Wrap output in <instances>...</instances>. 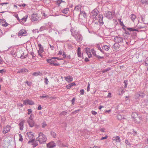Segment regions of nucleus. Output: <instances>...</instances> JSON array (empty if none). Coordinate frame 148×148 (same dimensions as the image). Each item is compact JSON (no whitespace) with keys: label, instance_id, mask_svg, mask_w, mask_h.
Listing matches in <instances>:
<instances>
[{"label":"nucleus","instance_id":"41","mask_svg":"<svg viewBox=\"0 0 148 148\" xmlns=\"http://www.w3.org/2000/svg\"><path fill=\"white\" fill-rule=\"evenodd\" d=\"M47 125V124H46V123L45 121H44L42 123V127L43 128H45L46 126Z\"/></svg>","mask_w":148,"mask_h":148},{"label":"nucleus","instance_id":"40","mask_svg":"<svg viewBox=\"0 0 148 148\" xmlns=\"http://www.w3.org/2000/svg\"><path fill=\"white\" fill-rule=\"evenodd\" d=\"M128 81L127 80H125L124 82L125 84L124 88H125L127 87V85L128 84Z\"/></svg>","mask_w":148,"mask_h":148},{"label":"nucleus","instance_id":"58","mask_svg":"<svg viewBox=\"0 0 148 148\" xmlns=\"http://www.w3.org/2000/svg\"><path fill=\"white\" fill-rule=\"evenodd\" d=\"M80 94L81 95H83L84 94V90L83 89H81L80 91Z\"/></svg>","mask_w":148,"mask_h":148},{"label":"nucleus","instance_id":"6","mask_svg":"<svg viewBox=\"0 0 148 148\" xmlns=\"http://www.w3.org/2000/svg\"><path fill=\"white\" fill-rule=\"evenodd\" d=\"M145 95V94L143 92H139L136 93V99L139 98V97L143 98Z\"/></svg>","mask_w":148,"mask_h":148},{"label":"nucleus","instance_id":"16","mask_svg":"<svg viewBox=\"0 0 148 148\" xmlns=\"http://www.w3.org/2000/svg\"><path fill=\"white\" fill-rule=\"evenodd\" d=\"M65 79L67 82H70L73 80V77L71 76H68L64 77Z\"/></svg>","mask_w":148,"mask_h":148},{"label":"nucleus","instance_id":"52","mask_svg":"<svg viewBox=\"0 0 148 148\" xmlns=\"http://www.w3.org/2000/svg\"><path fill=\"white\" fill-rule=\"evenodd\" d=\"M49 96L48 95H45V96H41L40 97V98H48Z\"/></svg>","mask_w":148,"mask_h":148},{"label":"nucleus","instance_id":"50","mask_svg":"<svg viewBox=\"0 0 148 148\" xmlns=\"http://www.w3.org/2000/svg\"><path fill=\"white\" fill-rule=\"evenodd\" d=\"M45 84H47L49 82V81L48 79L47 78H45Z\"/></svg>","mask_w":148,"mask_h":148},{"label":"nucleus","instance_id":"2","mask_svg":"<svg viewBox=\"0 0 148 148\" xmlns=\"http://www.w3.org/2000/svg\"><path fill=\"white\" fill-rule=\"evenodd\" d=\"M71 32L72 36L75 38L78 42H79L82 40V36L79 33L76 32L73 33L71 30Z\"/></svg>","mask_w":148,"mask_h":148},{"label":"nucleus","instance_id":"27","mask_svg":"<svg viewBox=\"0 0 148 148\" xmlns=\"http://www.w3.org/2000/svg\"><path fill=\"white\" fill-rule=\"evenodd\" d=\"M27 70L25 69V68H23L22 69H21V70L18 71V73H23L25 72H26L27 71Z\"/></svg>","mask_w":148,"mask_h":148},{"label":"nucleus","instance_id":"8","mask_svg":"<svg viewBox=\"0 0 148 148\" xmlns=\"http://www.w3.org/2000/svg\"><path fill=\"white\" fill-rule=\"evenodd\" d=\"M11 128V126L9 125H7L6 127H4L3 133L4 134H6L7 133L9 132Z\"/></svg>","mask_w":148,"mask_h":148},{"label":"nucleus","instance_id":"15","mask_svg":"<svg viewBox=\"0 0 148 148\" xmlns=\"http://www.w3.org/2000/svg\"><path fill=\"white\" fill-rule=\"evenodd\" d=\"M112 139L113 141H114L117 143L120 142L121 141L120 137L118 136L113 137Z\"/></svg>","mask_w":148,"mask_h":148},{"label":"nucleus","instance_id":"17","mask_svg":"<svg viewBox=\"0 0 148 148\" xmlns=\"http://www.w3.org/2000/svg\"><path fill=\"white\" fill-rule=\"evenodd\" d=\"M25 122L24 120H23L20 122L19 123V125L20 127V129L21 130H22L23 129V125Z\"/></svg>","mask_w":148,"mask_h":148},{"label":"nucleus","instance_id":"23","mask_svg":"<svg viewBox=\"0 0 148 148\" xmlns=\"http://www.w3.org/2000/svg\"><path fill=\"white\" fill-rule=\"evenodd\" d=\"M82 6L80 5H79L75 6L74 10L76 11H80Z\"/></svg>","mask_w":148,"mask_h":148},{"label":"nucleus","instance_id":"18","mask_svg":"<svg viewBox=\"0 0 148 148\" xmlns=\"http://www.w3.org/2000/svg\"><path fill=\"white\" fill-rule=\"evenodd\" d=\"M99 22L100 23L103 24V16L102 14L99 15Z\"/></svg>","mask_w":148,"mask_h":148},{"label":"nucleus","instance_id":"32","mask_svg":"<svg viewBox=\"0 0 148 148\" xmlns=\"http://www.w3.org/2000/svg\"><path fill=\"white\" fill-rule=\"evenodd\" d=\"M56 4L58 5V6L60 5V4L61 3V2H65V1H63L62 0H58L57 1H56Z\"/></svg>","mask_w":148,"mask_h":148},{"label":"nucleus","instance_id":"37","mask_svg":"<svg viewBox=\"0 0 148 148\" xmlns=\"http://www.w3.org/2000/svg\"><path fill=\"white\" fill-rule=\"evenodd\" d=\"M143 64L145 66H148V57L145 59V62Z\"/></svg>","mask_w":148,"mask_h":148},{"label":"nucleus","instance_id":"54","mask_svg":"<svg viewBox=\"0 0 148 148\" xmlns=\"http://www.w3.org/2000/svg\"><path fill=\"white\" fill-rule=\"evenodd\" d=\"M51 59H46V61H47V62H48V63H49V64L50 65V64L51 63H53L52 62H51Z\"/></svg>","mask_w":148,"mask_h":148},{"label":"nucleus","instance_id":"3","mask_svg":"<svg viewBox=\"0 0 148 148\" xmlns=\"http://www.w3.org/2000/svg\"><path fill=\"white\" fill-rule=\"evenodd\" d=\"M115 12L112 11V12L108 11H106L104 13V16L108 19H111L113 18V16L115 14Z\"/></svg>","mask_w":148,"mask_h":148},{"label":"nucleus","instance_id":"47","mask_svg":"<svg viewBox=\"0 0 148 148\" xmlns=\"http://www.w3.org/2000/svg\"><path fill=\"white\" fill-rule=\"evenodd\" d=\"M30 54L32 56V58L34 59L35 56V55L34 54L33 52H30Z\"/></svg>","mask_w":148,"mask_h":148},{"label":"nucleus","instance_id":"35","mask_svg":"<svg viewBox=\"0 0 148 148\" xmlns=\"http://www.w3.org/2000/svg\"><path fill=\"white\" fill-rule=\"evenodd\" d=\"M111 70V68H108L106 69H105L102 71H101L103 73L105 72H107V71L110 70Z\"/></svg>","mask_w":148,"mask_h":148},{"label":"nucleus","instance_id":"43","mask_svg":"<svg viewBox=\"0 0 148 148\" xmlns=\"http://www.w3.org/2000/svg\"><path fill=\"white\" fill-rule=\"evenodd\" d=\"M45 29V27L44 26H41L40 29V31H42L44 30Z\"/></svg>","mask_w":148,"mask_h":148},{"label":"nucleus","instance_id":"9","mask_svg":"<svg viewBox=\"0 0 148 148\" xmlns=\"http://www.w3.org/2000/svg\"><path fill=\"white\" fill-rule=\"evenodd\" d=\"M18 36H26L27 32L24 29H22L21 30L18 34Z\"/></svg>","mask_w":148,"mask_h":148},{"label":"nucleus","instance_id":"31","mask_svg":"<svg viewBox=\"0 0 148 148\" xmlns=\"http://www.w3.org/2000/svg\"><path fill=\"white\" fill-rule=\"evenodd\" d=\"M96 47L102 53H104V51H103V49H101V48L100 46V45L99 44H98L96 46Z\"/></svg>","mask_w":148,"mask_h":148},{"label":"nucleus","instance_id":"49","mask_svg":"<svg viewBox=\"0 0 148 148\" xmlns=\"http://www.w3.org/2000/svg\"><path fill=\"white\" fill-rule=\"evenodd\" d=\"M27 111V114L28 115L30 114L32 112V110L31 109H28Z\"/></svg>","mask_w":148,"mask_h":148},{"label":"nucleus","instance_id":"29","mask_svg":"<svg viewBox=\"0 0 148 148\" xmlns=\"http://www.w3.org/2000/svg\"><path fill=\"white\" fill-rule=\"evenodd\" d=\"M110 49V47L107 45H104L102 47L103 50H104L106 51H108Z\"/></svg>","mask_w":148,"mask_h":148},{"label":"nucleus","instance_id":"63","mask_svg":"<svg viewBox=\"0 0 148 148\" xmlns=\"http://www.w3.org/2000/svg\"><path fill=\"white\" fill-rule=\"evenodd\" d=\"M107 137H108L107 136V135H106V136L105 137H102L101 139V140H102L104 139H106L107 138Z\"/></svg>","mask_w":148,"mask_h":148},{"label":"nucleus","instance_id":"30","mask_svg":"<svg viewBox=\"0 0 148 148\" xmlns=\"http://www.w3.org/2000/svg\"><path fill=\"white\" fill-rule=\"evenodd\" d=\"M67 113V112L64 111L61 112L59 114L60 116H63L66 115Z\"/></svg>","mask_w":148,"mask_h":148},{"label":"nucleus","instance_id":"10","mask_svg":"<svg viewBox=\"0 0 148 148\" xmlns=\"http://www.w3.org/2000/svg\"><path fill=\"white\" fill-rule=\"evenodd\" d=\"M145 24H144V23H142L138 21V24L136 27L138 29L143 28L145 27Z\"/></svg>","mask_w":148,"mask_h":148},{"label":"nucleus","instance_id":"36","mask_svg":"<svg viewBox=\"0 0 148 148\" xmlns=\"http://www.w3.org/2000/svg\"><path fill=\"white\" fill-rule=\"evenodd\" d=\"M116 117L117 119L118 120H121L122 119H123V118L122 117V116L121 115H117L116 116Z\"/></svg>","mask_w":148,"mask_h":148},{"label":"nucleus","instance_id":"25","mask_svg":"<svg viewBox=\"0 0 148 148\" xmlns=\"http://www.w3.org/2000/svg\"><path fill=\"white\" fill-rule=\"evenodd\" d=\"M28 16L26 15L25 16H24L23 18L21 19V22L23 23L25 22L26 21V19L27 18Z\"/></svg>","mask_w":148,"mask_h":148},{"label":"nucleus","instance_id":"51","mask_svg":"<svg viewBox=\"0 0 148 148\" xmlns=\"http://www.w3.org/2000/svg\"><path fill=\"white\" fill-rule=\"evenodd\" d=\"M112 48L115 50H116L117 49V47L115 45V44L113 45Z\"/></svg>","mask_w":148,"mask_h":148},{"label":"nucleus","instance_id":"24","mask_svg":"<svg viewBox=\"0 0 148 148\" xmlns=\"http://www.w3.org/2000/svg\"><path fill=\"white\" fill-rule=\"evenodd\" d=\"M137 37V33L135 32H133L131 33V37L133 39H135Z\"/></svg>","mask_w":148,"mask_h":148},{"label":"nucleus","instance_id":"14","mask_svg":"<svg viewBox=\"0 0 148 148\" xmlns=\"http://www.w3.org/2000/svg\"><path fill=\"white\" fill-rule=\"evenodd\" d=\"M27 122L29 124L30 127H33L34 125V122L33 120H28L27 121Z\"/></svg>","mask_w":148,"mask_h":148},{"label":"nucleus","instance_id":"53","mask_svg":"<svg viewBox=\"0 0 148 148\" xmlns=\"http://www.w3.org/2000/svg\"><path fill=\"white\" fill-rule=\"evenodd\" d=\"M72 87V86L70 84L67 85L66 86V87L68 89H70Z\"/></svg>","mask_w":148,"mask_h":148},{"label":"nucleus","instance_id":"59","mask_svg":"<svg viewBox=\"0 0 148 148\" xmlns=\"http://www.w3.org/2000/svg\"><path fill=\"white\" fill-rule=\"evenodd\" d=\"M26 5H27L25 3H23L21 5H18L19 6H20V7H24L25 6H26Z\"/></svg>","mask_w":148,"mask_h":148},{"label":"nucleus","instance_id":"12","mask_svg":"<svg viewBox=\"0 0 148 148\" xmlns=\"http://www.w3.org/2000/svg\"><path fill=\"white\" fill-rule=\"evenodd\" d=\"M47 145L48 148H52L56 146V144L53 142L52 141L47 144Z\"/></svg>","mask_w":148,"mask_h":148},{"label":"nucleus","instance_id":"20","mask_svg":"<svg viewBox=\"0 0 148 148\" xmlns=\"http://www.w3.org/2000/svg\"><path fill=\"white\" fill-rule=\"evenodd\" d=\"M0 22L1 23L2 25L3 26L6 27L8 25V23L4 21L2 19H0Z\"/></svg>","mask_w":148,"mask_h":148},{"label":"nucleus","instance_id":"61","mask_svg":"<svg viewBox=\"0 0 148 148\" xmlns=\"http://www.w3.org/2000/svg\"><path fill=\"white\" fill-rule=\"evenodd\" d=\"M25 83L27 84V85L29 86H31L32 85V83L31 82H28V81H26V82H25Z\"/></svg>","mask_w":148,"mask_h":148},{"label":"nucleus","instance_id":"26","mask_svg":"<svg viewBox=\"0 0 148 148\" xmlns=\"http://www.w3.org/2000/svg\"><path fill=\"white\" fill-rule=\"evenodd\" d=\"M127 29L128 30H129L130 32L133 31L139 32L137 29H135L133 28H127Z\"/></svg>","mask_w":148,"mask_h":148},{"label":"nucleus","instance_id":"34","mask_svg":"<svg viewBox=\"0 0 148 148\" xmlns=\"http://www.w3.org/2000/svg\"><path fill=\"white\" fill-rule=\"evenodd\" d=\"M141 3L143 4H148V0H141Z\"/></svg>","mask_w":148,"mask_h":148},{"label":"nucleus","instance_id":"13","mask_svg":"<svg viewBox=\"0 0 148 148\" xmlns=\"http://www.w3.org/2000/svg\"><path fill=\"white\" fill-rule=\"evenodd\" d=\"M44 52V49L43 47L39 48V49L38 50V53L41 58H43V55H42L41 53H42Z\"/></svg>","mask_w":148,"mask_h":148},{"label":"nucleus","instance_id":"19","mask_svg":"<svg viewBox=\"0 0 148 148\" xmlns=\"http://www.w3.org/2000/svg\"><path fill=\"white\" fill-rule=\"evenodd\" d=\"M27 135L29 137V139H31L34 136L33 133L32 132H29L27 133Z\"/></svg>","mask_w":148,"mask_h":148},{"label":"nucleus","instance_id":"21","mask_svg":"<svg viewBox=\"0 0 148 148\" xmlns=\"http://www.w3.org/2000/svg\"><path fill=\"white\" fill-rule=\"evenodd\" d=\"M69 11V8H66L62 10L61 11L63 13L66 14H67Z\"/></svg>","mask_w":148,"mask_h":148},{"label":"nucleus","instance_id":"7","mask_svg":"<svg viewBox=\"0 0 148 148\" xmlns=\"http://www.w3.org/2000/svg\"><path fill=\"white\" fill-rule=\"evenodd\" d=\"M23 102V104L25 105H26L27 104L30 105H32L34 104V103L33 101L29 99L24 100Z\"/></svg>","mask_w":148,"mask_h":148},{"label":"nucleus","instance_id":"22","mask_svg":"<svg viewBox=\"0 0 148 148\" xmlns=\"http://www.w3.org/2000/svg\"><path fill=\"white\" fill-rule=\"evenodd\" d=\"M32 75L35 76L38 75L42 76V74L41 72H40V71H38L33 73Z\"/></svg>","mask_w":148,"mask_h":148},{"label":"nucleus","instance_id":"42","mask_svg":"<svg viewBox=\"0 0 148 148\" xmlns=\"http://www.w3.org/2000/svg\"><path fill=\"white\" fill-rule=\"evenodd\" d=\"M51 135L53 136V137L55 138L56 136V134L54 132H51Z\"/></svg>","mask_w":148,"mask_h":148},{"label":"nucleus","instance_id":"1","mask_svg":"<svg viewBox=\"0 0 148 148\" xmlns=\"http://www.w3.org/2000/svg\"><path fill=\"white\" fill-rule=\"evenodd\" d=\"M37 140L39 141L40 144H42L46 142L47 139L45 136L42 133L40 132L39 134L38 137L36 138Z\"/></svg>","mask_w":148,"mask_h":148},{"label":"nucleus","instance_id":"39","mask_svg":"<svg viewBox=\"0 0 148 148\" xmlns=\"http://www.w3.org/2000/svg\"><path fill=\"white\" fill-rule=\"evenodd\" d=\"M91 52L93 56H97V55L96 54V51H95L93 49H91Z\"/></svg>","mask_w":148,"mask_h":148},{"label":"nucleus","instance_id":"57","mask_svg":"<svg viewBox=\"0 0 148 148\" xmlns=\"http://www.w3.org/2000/svg\"><path fill=\"white\" fill-rule=\"evenodd\" d=\"M91 113L94 115H95L97 114V112L94 111H92Z\"/></svg>","mask_w":148,"mask_h":148},{"label":"nucleus","instance_id":"33","mask_svg":"<svg viewBox=\"0 0 148 148\" xmlns=\"http://www.w3.org/2000/svg\"><path fill=\"white\" fill-rule=\"evenodd\" d=\"M86 53L87 54H89V53H90V49L88 48H86L85 49Z\"/></svg>","mask_w":148,"mask_h":148},{"label":"nucleus","instance_id":"46","mask_svg":"<svg viewBox=\"0 0 148 148\" xmlns=\"http://www.w3.org/2000/svg\"><path fill=\"white\" fill-rule=\"evenodd\" d=\"M50 65H53V66H58L60 65V64L59 63H51L50 64Z\"/></svg>","mask_w":148,"mask_h":148},{"label":"nucleus","instance_id":"45","mask_svg":"<svg viewBox=\"0 0 148 148\" xmlns=\"http://www.w3.org/2000/svg\"><path fill=\"white\" fill-rule=\"evenodd\" d=\"M19 140L22 142L23 141V138H22V135L21 134H19Z\"/></svg>","mask_w":148,"mask_h":148},{"label":"nucleus","instance_id":"48","mask_svg":"<svg viewBox=\"0 0 148 148\" xmlns=\"http://www.w3.org/2000/svg\"><path fill=\"white\" fill-rule=\"evenodd\" d=\"M34 117V115L32 114H31L29 117V120H33V118Z\"/></svg>","mask_w":148,"mask_h":148},{"label":"nucleus","instance_id":"11","mask_svg":"<svg viewBox=\"0 0 148 148\" xmlns=\"http://www.w3.org/2000/svg\"><path fill=\"white\" fill-rule=\"evenodd\" d=\"M38 19V16H37V14H33L31 16V19L33 21H36Z\"/></svg>","mask_w":148,"mask_h":148},{"label":"nucleus","instance_id":"44","mask_svg":"<svg viewBox=\"0 0 148 148\" xmlns=\"http://www.w3.org/2000/svg\"><path fill=\"white\" fill-rule=\"evenodd\" d=\"M32 145H33V147H35L38 145L37 143L36 142V141L33 142L32 144Z\"/></svg>","mask_w":148,"mask_h":148},{"label":"nucleus","instance_id":"38","mask_svg":"<svg viewBox=\"0 0 148 148\" xmlns=\"http://www.w3.org/2000/svg\"><path fill=\"white\" fill-rule=\"evenodd\" d=\"M137 116V114L136 113H133L132 114V116L133 118H135Z\"/></svg>","mask_w":148,"mask_h":148},{"label":"nucleus","instance_id":"62","mask_svg":"<svg viewBox=\"0 0 148 148\" xmlns=\"http://www.w3.org/2000/svg\"><path fill=\"white\" fill-rule=\"evenodd\" d=\"M78 56L79 57H80L81 56V51L77 52Z\"/></svg>","mask_w":148,"mask_h":148},{"label":"nucleus","instance_id":"4","mask_svg":"<svg viewBox=\"0 0 148 148\" xmlns=\"http://www.w3.org/2000/svg\"><path fill=\"white\" fill-rule=\"evenodd\" d=\"M99 13V11L98 10L96 9H95L90 13L91 17L94 20H96L97 19V16Z\"/></svg>","mask_w":148,"mask_h":148},{"label":"nucleus","instance_id":"5","mask_svg":"<svg viewBox=\"0 0 148 148\" xmlns=\"http://www.w3.org/2000/svg\"><path fill=\"white\" fill-rule=\"evenodd\" d=\"M114 40L115 43L122 44L123 42V38H122L116 36L114 38Z\"/></svg>","mask_w":148,"mask_h":148},{"label":"nucleus","instance_id":"28","mask_svg":"<svg viewBox=\"0 0 148 148\" xmlns=\"http://www.w3.org/2000/svg\"><path fill=\"white\" fill-rule=\"evenodd\" d=\"M130 18L133 21H134L135 19L136 18V16L133 14H132L130 15Z\"/></svg>","mask_w":148,"mask_h":148},{"label":"nucleus","instance_id":"56","mask_svg":"<svg viewBox=\"0 0 148 148\" xmlns=\"http://www.w3.org/2000/svg\"><path fill=\"white\" fill-rule=\"evenodd\" d=\"M96 57L99 59H100L103 58V57H101L97 55Z\"/></svg>","mask_w":148,"mask_h":148},{"label":"nucleus","instance_id":"55","mask_svg":"<svg viewBox=\"0 0 148 148\" xmlns=\"http://www.w3.org/2000/svg\"><path fill=\"white\" fill-rule=\"evenodd\" d=\"M4 72H6L5 69H2L0 70V73H3Z\"/></svg>","mask_w":148,"mask_h":148},{"label":"nucleus","instance_id":"64","mask_svg":"<svg viewBox=\"0 0 148 148\" xmlns=\"http://www.w3.org/2000/svg\"><path fill=\"white\" fill-rule=\"evenodd\" d=\"M75 98H74V97L73 98V99H72V100H71V102H72V104L74 105V102L75 101Z\"/></svg>","mask_w":148,"mask_h":148},{"label":"nucleus","instance_id":"60","mask_svg":"<svg viewBox=\"0 0 148 148\" xmlns=\"http://www.w3.org/2000/svg\"><path fill=\"white\" fill-rule=\"evenodd\" d=\"M125 143L126 144L128 145H130V143L127 140H125Z\"/></svg>","mask_w":148,"mask_h":148}]
</instances>
